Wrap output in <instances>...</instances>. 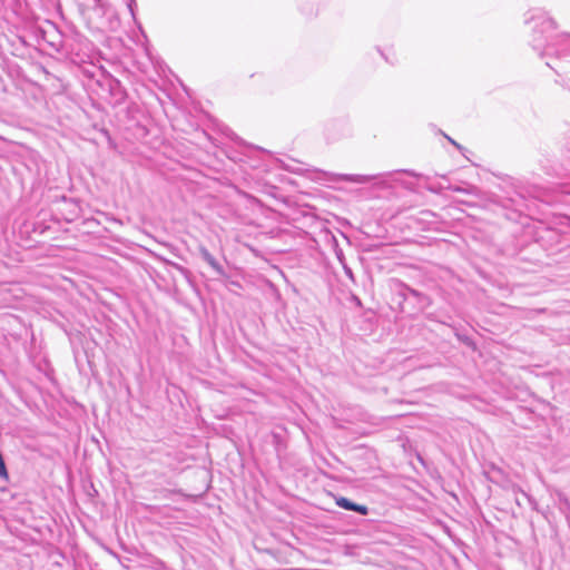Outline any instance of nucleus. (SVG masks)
I'll return each mask as SVG.
<instances>
[{
    "label": "nucleus",
    "mask_w": 570,
    "mask_h": 570,
    "mask_svg": "<svg viewBox=\"0 0 570 570\" xmlns=\"http://www.w3.org/2000/svg\"><path fill=\"white\" fill-rule=\"evenodd\" d=\"M525 22L531 26L534 37L532 40V47L534 50L542 52L547 33L554 29L553 20L541 9H533L529 11V17Z\"/></svg>",
    "instance_id": "obj_1"
},
{
    "label": "nucleus",
    "mask_w": 570,
    "mask_h": 570,
    "mask_svg": "<svg viewBox=\"0 0 570 570\" xmlns=\"http://www.w3.org/2000/svg\"><path fill=\"white\" fill-rule=\"evenodd\" d=\"M335 502L342 509L355 511L362 515H366L368 513V508L366 505L354 503L347 498L338 497Z\"/></svg>",
    "instance_id": "obj_2"
},
{
    "label": "nucleus",
    "mask_w": 570,
    "mask_h": 570,
    "mask_svg": "<svg viewBox=\"0 0 570 570\" xmlns=\"http://www.w3.org/2000/svg\"><path fill=\"white\" fill-rule=\"evenodd\" d=\"M199 254L202 258L220 276H225L224 267L216 261V258L204 246H199Z\"/></svg>",
    "instance_id": "obj_3"
},
{
    "label": "nucleus",
    "mask_w": 570,
    "mask_h": 570,
    "mask_svg": "<svg viewBox=\"0 0 570 570\" xmlns=\"http://www.w3.org/2000/svg\"><path fill=\"white\" fill-rule=\"evenodd\" d=\"M374 178H375V176H367V175H348V174H344V175L340 176L341 180L351 181V183H357V184H366V183H370Z\"/></svg>",
    "instance_id": "obj_4"
},
{
    "label": "nucleus",
    "mask_w": 570,
    "mask_h": 570,
    "mask_svg": "<svg viewBox=\"0 0 570 570\" xmlns=\"http://www.w3.org/2000/svg\"><path fill=\"white\" fill-rule=\"evenodd\" d=\"M558 501L560 510L568 517L570 514V501L561 492L558 493Z\"/></svg>",
    "instance_id": "obj_5"
},
{
    "label": "nucleus",
    "mask_w": 570,
    "mask_h": 570,
    "mask_svg": "<svg viewBox=\"0 0 570 570\" xmlns=\"http://www.w3.org/2000/svg\"><path fill=\"white\" fill-rule=\"evenodd\" d=\"M135 6H136L135 0H127V7H128L130 14L134 19H135Z\"/></svg>",
    "instance_id": "obj_6"
},
{
    "label": "nucleus",
    "mask_w": 570,
    "mask_h": 570,
    "mask_svg": "<svg viewBox=\"0 0 570 570\" xmlns=\"http://www.w3.org/2000/svg\"><path fill=\"white\" fill-rule=\"evenodd\" d=\"M343 268H344L345 275L348 278L353 279V272H352V269L346 264H343Z\"/></svg>",
    "instance_id": "obj_7"
},
{
    "label": "nucleus",
    "mask_w": 570,
    "mask_h": 570,
    "mask_svg": "<svg viewBox=\"0 0 570 570\" xmlns=\"http://www.w3.org/2000/svg\"><path fill=\"white\" fill-rule=\"evenodd\" d=\"M171 265H173L175 268H177L178 271H180V272H186V269H185L183 266H180V265H178V264H176V263H171Z\"/></svg>",
    "instance_id": "obj_8"
},
{
    "label": "nucleus",
    "mask_w": 570,
    "mask_h": 570,
    "mask_svg": "<svg viewBox=\"0 0 570 570\" xmlns=\"http://www.w3.org/2000/svg\"><path fill=\"white\" fill-rule=\"evenodd\" d=\"M563 41H564V43H566L567 49H568V48L570 49V37H566V38L563 39Z\"/></svg>",
    "instance_id": "obj_9"
},
{
    "label": "nucleus",
    "mask_w": 570,
    "mask_h": 570,
    "mask_svg": "<svg viewBox=\"0 0 570 570\" xmlns=\"http://www.w3.org/2000/svg\"><path fill=\"white\" fill-rule=\"evenodd\" d=\"M448 139H449V141H450L452 145H454L456 148H460V147H461L456 141H454V140H453V139H451L450 137H448Z\"/></svg>",
    "instance_id": "obj_10"
},
{
    "label": "nucleus",
    "mask_w": 570,
    "mask_h": 570,
    "mask_svg": "<svg viewBox=\"0 0 570 570\" xmlns=\"http://www.w3.org/2000/svg\"><path fill=\"white\" fill-rule=\"evenodd\" d=\"M558 53H559V55H562V56H568V55H570V52H566V49H564V50L562 49L561 51H558Z\"/></svg>",
    "instance_id": "obj_11"
},
{
    "label": "nucleus",
    "mask_w": 570,
    "mask_h": 570,
    "mask_svg": "<svg viewBox=\"0 0 570 570\" xmlns=\"http://www.w3.org/2000/svg\"><path fill=\"white\" fill-rule=\"evenodd\" d=\"M337 256H338L340 262H341L342 264H344V262H343V255H342V254H338Z\"/></svg>",
    "instance_id": "obj_12"
},
{
    "label": "nucleus",
    "mask_w": 570,
    "mask_h": 570,
    "mask_svg": "<svg viewBox=\"0 0 570 570\" xmlns=\"http://www.w3.org/2000/svg\"><path fill=\"white\" fill-rule=\"evenodd\" d=\"M405 173H407V174H410V175H412V176H416V175H415V173H411V171H409V170H406Z\"/></svg>",
    "instance_id": "obj_13"
}]
</instances>
